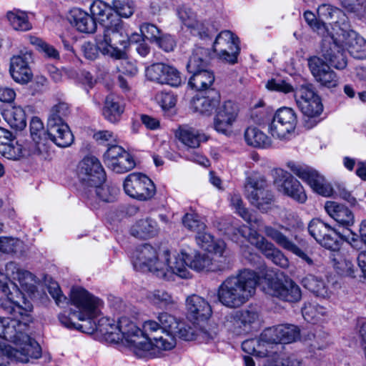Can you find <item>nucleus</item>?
<instances>
[{"mask_svg": "<svg viewBox=\"0 0 366 366\" xmlns=\"http://www.w3.org/2000/svg\"><path fill=\"white\" fill-rule=\"evenodd\" d=\"M119 192V190L116 186H102V184L91 186L88 192H85L86 204L92 209H97L98 207L97 199L105 202H112L116 199Z\"/></svg>", "mask_w": 366, "mask_h": 366, "instance_id": "nucleus-26", "label": "nucleus"}, {"mask_svg": "<svg viewBox=\"0 0 366 366\" xmlns=\"http://www.w3.org/2000/svg\"><path fill=\"white\" fill-rule=\"evenodd\" d=\"M0 308L12 315L11 318L19 319L27 325L31 320L29 312L32 311L33 305L16 285L12 292L0 297Z\"/></svg>", "mask_w": 366, "mask_h": 366, "instance_id": "nucleus-8", "label": "nucleus"}, {"mask_svg": "<svg viewBox=\"0 0 366 366\" xmlns=\"http://www.w3.org/2000/svg\"><path fill=\"white\" fill-rule=\"evenodd\" d=\"M187 265L197 272H212V259L204 253L195 252L187 254Z\"/></svg>", "mask_w": 366, "mask_h": 366, "instance_id": "nucleus-44", "label": "nucleus"}, {"mask_svg": "<svg viewBox=\"0 0 366 366\" xmlns=\"http://www.w3.org/2000/svg\"><path fill=\"white\" fill-rule=\"evenodd\" d=\"M48 138L59 147H68L74 142V135L66 123L47 125Z\"/></svg>", "mask_w": 366, "mask_h": 366, "instance_id": "nucleus-33", "label": "nucleus"}, {"mask_svg": "<svg viewBox=\"0 0 366 366\" xmlns=\"http://www.w3.org/2000/svg\"><path fill=\"white\" fill-rule=\"evenodd\" d=\"M238 107L232 102H224L216 109L214 118V128L219 132L228 135L232 132V127L238 115Z\"/></svg>", "mask_w": 366, "mask_h": 366, "instance_id": "nucleus-21", "label": "nucleus"}, {"mask_svg": "<svg viewBox=\"0 0 366 366\" xmlns=\"http://www.w3.org/2000/svg\"><path fill=\"white\" fill-rule=\"evenodd\" d=\"M308 65L315 80L322 86L333 89L338 86L339 76L322 59L317 56L310 57Z\"/></svg>", "mask_w": 366, "mask_h": 366, "instance_id": "nucleus-20", "label": "nucleus"}, {"mask_svg": "<svg viewBox=\"0 0 366 366\" xmlns=\"http://www.w3.org/2000/svg\"><path fill=\"white\" fill-rule=\"evenodd\" d=\"M207 96H196L191 101V108L202 115L211 116L219 104L220 95L214 89L207 92Z\"/></svg>", "mask_w": 366, "mask_h": 366, "instance_id": "nucleus-30", "label": "nucleus"}, {"mask_svg": "<svg viewBox=\"0 0 366 366\" xmlns=\"http://www.w3.org/2000/svg\"><path fill=\"white\" fill-rule=\"evenodd\" d=\"M49 292L59 306L63 307L64 303L69 302L71 306L70 315L80 321L86 322L90 325L89 327H87L86 325L76 324L71 321L70 317L61 315L59 316V319L64 326L86 333L94 331L96 326L93 325L92 320L99 315V307L102 305V301L99 298L94 297L81 287H76L71 289L70 299L68 301L56 284L49 287Z\"/></svg>", "mask_w": 366, "mask_h": 366, "instance_id": "nucleus-1", "label": "nucleus"}, {"mask_svg": "<svg viewBox=\"0 0 366 366\" xmlns=\"http://www.w3.org/2000/svg\"><path fill=\"white\" fill-rule=\"evenodd\" d=\"M245 194L251 204L258 209L266 212L273 201V195L263 176L252 174L246 179Z\"/></svg>", "mask_w": 366, "mask_h": 366, "instance_id": "nucleus-9", "label": "nucleus"}, {"mask_svg": "<svg viewBox=\"0 0 366 366\" xmlns=\"http://www.w3.org/2000/svg\"><path fill=\"white\" fill-rule=\"evenodd\" d=\"M160 330L159 324L154 320L145 321L139 327L142 340H139V358H154L157 356L159 350H169L174 347L175 341L172 336L164 335L159 337L155 333Z\"/></svg>", "mask_w": 366, "mask_h": 366, "instance_id": "nucleus-6", "label": "nucleus"}, {"mask_svg": "<svg viewBox=\"0 0 366 366\" xmlns=\"http://www.w3.org/2000/svg\"><path fill=\"white\" fill-rule=\"evenodd\" d=\"M325 209L328 215L332 217L339 226L350 229L355 223L353 212L345 205L332 201L325 203Z\"/></svg>", "mask_w": 366, "mask_h": 366, "instance_id": "nucleus-27", "label": "nucleus"}, {"mask_svg": "<svg viewBox=\"0 0 366 366\" xmlns=\"http://www.w3.org/2000/svg\"><path fill=\"white\" fill-rule=\"evenodd\" d=\"M161 257L162 262L156 268V277L166 281L174 280V276L181 278L190 277V272L187 267V253L182 252L172 261L170 259V252L165 249L162 252Z\"/></svg>", "mask_w": 366, "mask_h": 366, "instance_id": "nucleus-10", "label": "nucleus"}, {"mask_svg": "<svg viewBox=\"0 0 366 366\" xmlns=\"http://www.w3.org/2000/svg\"><path fill=\"white\" fill-rule=\"evenodd\" d=\"M302 313L306 321L313 322L325 315L327 310L326 308L317 303L307 302L302 308Z\"/></svg>", "mask_w": 366, "mask_h": 366, "instance_id": "nucleus-50", "label": "nucleus"}, {"mask_svg": "<svg viewBox=\"0 0 366 366\" xmlns=\"http://www.w3.org/2000/svg\"><path fill=\"white\" fill-rule=\"evenodd\" d=\"M259 319V313L254 308H249L237 312L233 317L232 331L237 335L249 332L252 324Z\"/></svg>", "mask_w": 366, "mask_h": 366, "instance_id": "nucleus-34", "label": "nucleus"}, {"mask_svg": "<svg viewBox=\"0 0 366 366\" xmlns=\"http://www.w3.org/2000/svg\"><path fill=\"white\" fill-rule=\"evenodd\" d=\"M68 20L79 31L91 34L96 31L97 23L94 18L79 8L70 10Z\"/></svg>", "mask_w": 366, "mask_h": 366, "instance_id": "nucleus-32", "label": "nucleus"}, {"mask_svg": "<svg viewBox=\"0 0 366 366\" xmlns=\"http://www.w3.org/2000/svg\"><path fill=\"white\" fill-rule=\"evenodd\" d=\"M113 24L103 28L102 34L96 37L98 49L104 55L115 59L126 58V49L130 45L131 40L124 33L122 21L114 16Z\"/></svg>", "mask_w": 366, "mask_h": 366, "instance_id": "nucleus-4", "label": "nucleus"}, {"mask_svg": "<svg viewBox=\"0 0 366 366\" xmlns=\"http://www.w3.org/2000/svg\"><path fill=\"white\" fill-rule=\"evenodd\" d=\"M266 292L280 300L291 303L297 302L302 298L300 286L290 278H272L268 282Z\"/></svg>", "mask_w": 366, "mask_h": 366, "instance_id": "nucleus-15", "label": "nucleus"}, {"mask_svg": "<svg viewBox=\"0 0 366 366\" xmlns=\"http://www.w3.org/2000/svg\"><path fill=\"white\" fill-rule=\"evenodd\" d=\"M263 337L275 344H288L300 338V330L294 325H281L264 330Z\"/></svg>", "mask_w": 366, "mask_h": 366, "instance_id": "nucleus-23", "label": "nucleus"}, {"mask_svg": "<svg viewBox=\"0 0 366 366\" xmlns=\"http://www.w3.org/2000/svg\"><path fill=\"white\" fill-rule=\"evenodd\" d=\"M28 327L26 322L19 319L0 317V337L15 345V347L5 345L1 349L3 355L23 363L41 356L40 345L26 333Z\"/></svg>", "mask_w": 366, "mask_h": 366, "instance_id": "nucleus-2", "label": "nucleus"}, {"mask_svg": "<svg viewBox=\"0 0 366 366\" xmlns=\"http://www.w3.org/2000/svg\"><path fill=\"white\" fill-rule=\"evenodd\" d=\"M179 139L189 148H197L202 142L207 141V137L192 127H180L177 133Z\"/></svg>", "mask_w": 366, "mask_h": 366, "instance_id": "nucleus-41", "label": "nucleus"}, {"mask_svg": "<svg viewBox=\"0 0 366 366\" xmlns=\"http://www.w3.org/2000/svg\"><path fill=\"white\" fill-rule=\"evenodd\" d=\"M259 277L250 269H243L237 275L227 277L217 290L219 301L229 308H236L247 302L254 294Z\"/></svg>", "mask_w": 366, "mask_h": 366, "instance_id": "nucleus-3", "label": "nucleus"}, {"mask_svg": "<svg viewBox=\"0 0 366 366\" xmlns=\"http://www.w3.org/2000/svg\"><path fill=\"white\" fill-rule=\"evenodd\" d=\"M230 202L232 206L235 209L236 212L246 222L251 221V215L248 209L244 207L243 200L239 194L231 195Z\"/></svg>", "mask_w": 366, "mask_h": 366, "instance_id": "nucleus-60", "label": "nucleus"}, {"mask_svg": "<svg viewBox=\"0 0 366 366\" xmlns=\"http://www.w3.org/2000/svg\"><path fill=\"white\" fill-rule=\"evenodd\" d=\"M297 105L305 117L304 126L307 129L315 127L318 117L323 111V105L319 95L312 84L304 82L295 87L294 94Z\"/></svg>", "mask_w": 366, "mask_h": 366, "instance_id": "nucleus-7", "label": "nucleus"}, {"mask_svg": "<svg viewBox=\"0 0 366 366\" xmlns=\"http://www.w3.org/2000/svg\"><path fill=\"white\" fill-rule=\"evenodd\" d=\"M182 224L187 229L197 232L206 229V224L196 213H186L182 217Z\"/></svg>", "mask_w": 366, "mask_h": 366, "instance_id": "nucleus-53", "label": "nucleus"}, {"mask_svg": "<svg viewBox=\"0 0 366 366\" xmlns=\"http://www.w3.org/2000/svg\"><path fill=\"white\" fill-rule=\"evenodd\" d=\"M157 319L159 322L160 329L165 332V335H172L180 322L174 316L167 312L160 313Z\"/></svg>", "mask_w": 366, "mask_h": 366, "instance_id": "nucleus-52", "label": "nucleus"}, {"mask_svg": "<svg viewBox=\"0 0 366 366\" xmlns=\"http://www.w3.org/2000/svg\"><path fill=\"white\" fill-rule=\"evenodd\" d=\"M212 54L213 53L208 49L199 46H195L187 64L188 72H197L207 69Z\"/></svg>", "mask_w": 366, "mask_h": 366, "instance_id": "nucleus-35", "label": "nucleus"}, {"mask_svg": "<svg viewBox=\"0 0 366 366\" xmlns=\"http://www.w3.org/2000/svg\"><path fill=\"white\" fill-rule=\"evenodd\" d=\"M336 252L337 254H335V256L337 257H333L332 261L334 262V265L338 272L343 275L355 277V272L357 269L352 262L342 259V257L340 255L338 252Z\"/></svg>", "mask_w": 366, "mask_h": 366, "instance_id": "nucleus-54", "label": "nucleus"}, {"mask_svg": "<svg viewBox=\"0 0 366 366\" xmlns=\"http://www.w3.org/2000/svg\"><path fill=\"white\" fill-rule=\"evenodd\" d=\"M136 165V162L131 154L125 151L124 154L116 160V164L112 167L111 169L117 173H124L132 169Z\"/></svg>", "mask_w": 366, "mask_h": 366, "instance_id": "nucleus-55", "label": "nucleus"}, {"mask_svg": "<svg viewBox=\"0 0 366 366\" xmlns=\"http://www.w3.org/2000/svg\"><path fill=\"white\" fill-rule=\"evenodd\" d=\"M31 59V53H26L23 56H16L11 58L9 71L16 82L26 84L31 80L32 73L29 66V61Z\"/></svg>", "mask_w": 366, "mask_h": 366, "instance_id": "nucleus-28", "label": "nucleus"}, {"mask_svg": "<svg viewBox=\"0 0 366 366\" xmlns=\"http://www.w3.org/2000/svg\"><path fill=\"white\" fill-rule=\"evenodd\" d=\"M144 76L150 82L161 85L179 87L184 83L185 79L174 66L162 63H154L144 69Z\"/></svg>", "mask_w": 366, "mask_h": 366, "instance_id": "nucleus-11", "label": "nucleus"}, {"mask_svg": "<svg viewBox=\"0 0 366 366\" xmlns=\"http://www.w3.org/2000/svg\"><path fill=\"white\" fill-rule=\"evenodd\" d=\"M305 288L310 290L315 296L326 298L329 296L328 287L324 280L312 274H307L302 280Z\"/></svg>", "mask_w": 366, "mask_h": 366, "instance_id": "nucleus-43", "label": "nucleus"}, {"mask_svg": "<svg viewBox=\"0 0 366 366\" xmlns=\"http://www.w3.org/2000/svg\"><path fill=\"white\" fill-rule=\"evenodd\" d=\"M139 235L143 238L153 237L158 233L157 222L149 218L142 219L139 223Z\"/></svg>", "mask_w": 366, "mask_h": 366, "instance_id": "nucleus-58", "label": "nucleus"}, {"mask_svg": "<svg viewBox=\"0 0 366 366\" xmlns=\"http://www.w3.org/2000/svg\"><path fill=\"white\" fill-rule=\"evenodd\" d=\"M266 87L269 90L283 92L285 94L295 92V88L285 80L281 79H272L269 80L266 84Z\"/></svg>", "mask_w": 366, "mask_h": 366, "instance_id": "nucleus-61", "label": "nucleus"}, {"mask_svg": "<svg viewBox=\"0 0 366 366\" xmlns=\"http://www.w3.org/2000/svg\"><path fill=\"white\" fill-rule=\"evenodd\" d=\"M140 32L143 40L147 39L150 41H156L159 37L160 30L154 24L145 23L141 25Z\"/></svg>", "mask_w": 366, "mask_h": 366, "instance_id": "nucleus-64", "label": "nucleus"}, {"mask_svg": "<svg viewBox=\"0 0 366 366\" xmlns=\"http://www.w3.org/2000/svg\"><path fill=\"white\" fill-rule=\"evenodd\" d=\"M232 260V257L229 253L219 255L217 259L212 260V272H222L229 269Z\"/></svg>", "mask_w": 366, "mask_h": 366, "instance_id": "nucleus-63", "label": "nucleus"}, {"mask_svg": "<svg viewBox=\"0 0 366 366\" xmlns=\"http://www.w3.org/2000/svg\"><path fill=\"white\" fill-rule=\"evenodd\" d=\"M162 253L157 254L154 247L149 244L139 245V270L151 272L156 276V268L162 262Z\"/></svg>", "mask_w": 366, "mask_h": 366, "instance_id": "nucleus-25", "label": "nucleus"}, {"mask_svg": "<svg viewBox=\"0 0 366 366\" xmlns=\"http://www.w3.org/2000/svg\"><path fill=\"white\" fill-rule=\"evenodd\" d=\"M249 235L250 238L256 240L255 242H254L251 239V242L255 244L256 247L260 249L267 258L272 255L277 249L272 243L269 242L264 237L259 235L256 232H249Z\"/></svg>", "mask_w": 366, "mask_h": 366, "instance_id": "nucleus-56", "label": "nucleus"}, {"mask_svg": "<svg viewBox=\"0 0 366 366\" xmlns=\"http://www.w3.org/2000/svg\"><path fill=\"white\" fill-rule=\"evenodd\" d=\"M350 37L348 50L351 56L358 59L366 58V40L355 32H352Z\"/></svg>", "mask_w": 366, "mask_h": 366, "instance_id": "nucleus-46", "label": "nucleus"}, {"mask_svg": "<svg viewBox=\"0 0 366 366\" xmlns=\"http://www.w3.org/2000/svg\"><path fill=\"white\" fill-rule=\"evenodd\" d=\"M146 297L152 304L157 307H167L174 303L172 295L164 290L148 292Z\"/></svg>", "mask_w": 366, "mask_h": 366, "instance_id": "nucleus-49", "label": "nucleus"}, {"mask_svg": "<svg viewBox=\"0 0 366 366\" xmlns=\"http://www.w3.org/2000/svg\"><path fill=\"white\" fill-rule=\"evenodd\" d=\"M29 129L31 137L35 144V147L30 152H26V155L34 154L44 156L45 154H47V131L45 132L41 120L37 117H32L30 121Z\"/></svg>", "mask_w": 366, "mask_h": 366, "instance_id": "nucleus-29", "label": "nucleus"}, {"mask_svg": "<svg viewBox=\"0 0 366 366\" xmlns=\"http://www.w3.org/2000/svg\"><path fill=\"white\" fill-rule=\"evenodd\" d=\"M126 150L117 144L109 145L106 152L104 154V162L106 166L111 169L116 164V160L124 154Z\"/></svg>", "mask_w": 366, "mask_h": 366, "instance_id": "nucleus-57", "label": "nucleus"}, {"mask_svg": "<svg viewBox=\"0 0 366 366\" xmlns=\"http://www.w3.org/2000/svg\"><path fill=\"white\" fill-rule=\"evenodd\" d=\"M317 14L320 18L323 20L337 21V17L342 14V11L330 4H323L317 9Z\"/></svg>", "mask_w": 366, "mask_h": 366, "instance_id": "nucleus-59", "label": "nucleus"}, {"mask_svg": "<svg viewBox=\"0 0 366 366\" xmlns=\"http://www.w3.org/2000/svg\"><path fill=\"white\" fill-rule=\"evenodd\" d=\"M274 175V184L280 192L300 203L306 201L305 189L297 179L282 169H276Z\"/></svg>", "mask_w": 366, "mask_h": 366, "instance_id": "nucleus-17", "label": "nucleus"}, {"mask_svg": "<svg viewBox=\"0 0 366 366\" xmlns=\"http://www.w3.org/2000/svg\"><path fill=\"white\" fill-rule=\"evenodd\" d=\"M90 11L91 16L95 21L97 20L103 28L113 24L115 16L119 19L118 14L109 6L100 0L94 1L92 4Z\"/></svg>", "mask_w": 366, "mask_h": 366, "instance_id": "nucleus-37", "label": "nucleus"}, {"mask_svg": "<svg viewBox=\"0 0 366 366\" xmlns=\"http://www.w3.org/2000/svg\"><path fill=\"white\" fill-rule=\"evenodd\" d=\"M77 176L85 187L102 184L106 180V173L100 161L94 156H86L77 167Z\"/></svg>", "mask_w": 366, "mask_h": 366, "instance_id": "nucleus-13", "label": "nucleus"}, {"mask_svg": "<svg viewBox=\"0 0 366 366\" xmlns=\"http://www.w3.org/2000/svg\"><path fill=\"white\" fill-rule=\"evenodd\" d=\"M6 270L8 274H9V272H11L13 275V278L14 280H18L22 287H25L26 289L32 291L34 285L31 284V285L28 287L29 282H27V280H30L31 282L33 281V274L30 272L20 270L18 268L17 264L13 262H10L6 264Z\"/></svg>", "mask_w": 366, "mask_h": 366, "instance_id": "nucleus-47", "label": "nucleus"}, {"mask_svg": "<svg viewBox=\"0 0 366 366\" xmlns=\"http://www.w3.org/2000/svg\"><path fill=\"white\" fill-rule=\"evenodd\" d=\"M2 116L13 129L21 131L26 126V113L20 106H6L2 112Z\"/></svg>", "mask_w": 366, "mask_h": 366, "instance_id": "nucleus-38", "label": "nucleus"}, {"mask_svg": "<svg viewBox=\"0 0 366 366\" xmlns=\"http://www.w3.org/2000/svg\"><path fill=\"white\" fill-rule=\"evenodd\" d=\"M186 307L189 317L194 320H207L212 313L209 302L197 295H192L187 298Z\"/></svg>", "mask_w": 366, "mask_h": 366, "instance_id": "nucleus-31", "label": "nucleus"}, {"mask_svg": "<svg viewBox=\"0 0 366 366\" xmlns=\"http://www.w3.org/2000/svg\"><path fill=\"white\" fill-rule=\"evenodd\" d=\"M297 117L293 109L283 107L277 111L269 127L273 137L283 139L295 129Z\"/></svg>", "mask_w": 366, "mask_h": 366, "instance_id": "nucleus-19", "label": "nucleus"}, {"mask_svg": "<svg viewBox=\"0 0 366 366\" xmlns=\"http://www.w3.org/2000/svg\"><path fill=\"white\" fill-rule=\"evenodd\" d=\"M0 154L11 160H18L26 155L21 144L15 142L12 133L0 127Z\"/></svg>", "mask_w": 366, "mask_h": 366, "instance_id": "nucleus-24", "label": "nucleus"}, {"mask_svg": "<svg viewBox=\"0 0 366 366\" xmlns=\"http://www.w3.org/2000/svg\"><path fill=\"white\" fill-rule=\"evenodd\" d=\"M288 167L295 174L307 182L317 194L324 197H330L333 194L332 185L317 171L307 166L295 163H289Z\"/></svg>", "mask_w": 366, "mask_h": 366, "instance_id": "nucleus-14", "label": "nucleus"}, {"mask_svg": "<svg viewBox=\"0 0 366 366\" xmlns=\"http://www.w3.org/2000/svg\"><path fill=\"white\" fill-rule=\"evenodd\" d=\"M320 53L327 64L337 69L347 66L346 57L342 44L333 35L327 34L322 40Z\"/></svg>", "mask_w": 366, "mask_h": 366, "instance_id": "nucleus-18", "label": "nucleus"}, {"mask_svg": "<svg viewBox=\"0 0 366 366\" xmlns=\"http://www.w3.org/2000/svg\"><path fill=\"white\" fill-rule=\"evenodd\" d=\"M310 234L322 247L333 252H339L342 244V237L335 229L320 219H312L308 224Z\"/></svg>", "mask_w": 366, "mask_h": 366, "instance_id": "nucleus-12", "label": "nucleus"}, {"mask_svg": "<svg viewBox=\"0 0 366 366\" xmlns=\"http://www.w3.org/2000/svg\"><path fill=\"white\" fill-rule=\"evenodd\" d=\"M70 114L69 104L67 102L59 101L51 107L48 115L47 125L66 123V119Z\"/></svg>", "mask_w": 366, "mask_h": 366, "instance_id": "nucleus-42", "label": "nucleus"}, {"mask_svg": "<svg viewBox=\"0 0 366 366\" xmlns=\"http://www.w3.org/2000/svg\"><path fill=\"white\" fill-rule=\"evenodd\" d=\"M244 136L246 143L255 148L266 149L272 144L270 138L255 127H248Z\"/></svg>", "mask_w": 366, "mask_h": 366, "instance_id": "nucleus-40", "label": "nucleus"}, {"mask_svg": "<svg viewBox=\"0 0 366 366\" xmlns=\"http://www.w3.org/2000/svg\"><path fill=\"white\" fill-rule=\"evenodd\" d=\"M100 322L98 330L107 341L118 342L121 340L134 355H137V326L134 322L127 317H122L117 324L107 318H102Z\"/></svg>", "mask_w": 366, "mask_h": 366, "instance_id": "nucleus-5", "label": "nucleus"}, {"mask_svg": "<svg viewBox=\"0 0 366 366\" xmlns=\"http://www.w3.org/2000/svg\"><path fill=\"white\" fill-rule=\"evenodd\" d=\"M124 111L119 97L110 94L105 98L102 108V115L111 123L118 122Z\"/></svg>", "mask_w": 366, "mask_h": 366, "instance_id": "nucleus-36", "label": "nucleus"}, {"mask_svg": "<svg viewBox=\"0 0 366 366\" xmlns=\"http://www.w3.org/2000/svg\"><path fill=\"white\" fill-rule=\"evenodd\" d=\"M6 17L10 25L16 31H26L32 28L25 11L14 9L7 12Z\"/></svg>", "mask_w": 366, "mask_h": 366, "instance_id": "nucleus-45", "label": "nucleus"}, {"mask_svg": "<svg viewBox=\"0 0 366 366\" xmlns=\"http://www.w3.org/2000/svg\"><path fill=\"white\" fill-rule=\"evenodd\" d=\"M156 193L153 182L145 174L139 173V201L151 199Z\"/></svg>", "mask_w": 366, "mask_h": 366, "instance_id": "nucleus-48", "label": "nucleus"}, {"mask_svg": "<svg viewBox=\"0 0 366 366\" xmlns=\"http://www.w3.org/2000/svg\"><path fill=\"white\" fill-rule=\"evenodd\" d=\"M191 74L192 75L188 82L191 88L197 91L207 90L208 92L212 89L211 86L214 81V75L212 71L204 69Z\"/></svg>", "mask_w": 366, "mask_h": 366, "instance_id": "nucleus-39", "label": "nucleus"}, {"mask_svg": "<svg viewBox=\"0 0 366 366\" xmlns=\"http://www.w3.org/2000/svg\"><path fill=\"white\" fill-rule=\"evenodd\" d=\"M239 40L229 30L222 31L216 37L213 46V52H216L219 58L229 64L237 62L240 48Z\"/></svg>", "mask_w": 366, "mask_h": 366, "instance_id": "nucleus-16", "label": "nucleus"}, {"mask_svg": "<svg viewBox=\"0 0 366 366\" xmlns=\"http://www.w3.org/2000/svg\"><path fill=\"white\" fill-rule=\"evenodd\" d=\"M23 242L11 237H0V252L6 254H15L21 250Z\"/></svg>", "mask_w": 366, "mask_h": 366, "instance_id": "nucleus-51", "label": "nucleus"}, {"mask_svg": "<svg viewBox=\"0 0 366 366\" xmlns=\"http://www.w3.org/2000/svg\"><path fill=\"white\" fill-rule=\"evenodd\" d=\"M265 235L273 240L278 246L305 260L309 265L314 264L313 260L298 247L291 239L276 228L265 226L263 229Z\"/></svg>", "mask_w": 366, "mask_h": 366, "instance_id": "nucleus-22", "label": "nucleus"}, {"mask_svg": "<svg viewBox=\"0 0 366 366\" xmlns=\"http://www.w3.org/2000/svg\"><path fill=\"white\" fill-rule=\"evenodd\" d=\"M196 331L194 329L185 325L183 322H179V326L174 330L172 335L174 340L176 342L175 337H177L186 341L195 340Z\"/></svg>", "mask_w": 366, "mask_h": 366, "instance_id": "nucleus-62", "label": "nucleus"}]
</instances>
